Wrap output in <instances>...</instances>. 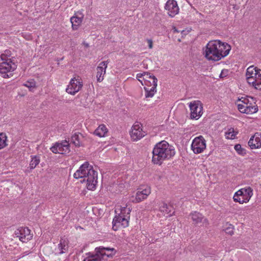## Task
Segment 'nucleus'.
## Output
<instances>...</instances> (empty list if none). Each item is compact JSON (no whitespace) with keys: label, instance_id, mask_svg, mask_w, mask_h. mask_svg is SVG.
<instances>
[{"label":"nucleus","instance_id":"nucleus-1","mask_svg":"<svg viewBox=\"0 0 261 261\" xmlns=\"http://www.w3.org/2000/svg\"><path fill=\"white\" fill-rule=\"evenodd\" d=\"M231 48L230 45L226 42L213 40L206 44L203 55L208 61H218L226 57Z\"/></svg>","mask_w":261,"mask_h":261},{"label":"nucleus","instance_id":"nucleus-2","mask_svg":"<svg viewBox=\"0 0 261 261\" xmlns=\"http://www.w3.org/2000/svg\"><path fill=\"white\" fill-rule=\"evenodd\" d=\"M175 154L174 147L166 141L156 143L152 150V161L161 165L164 161L171 159Z\"/></svg>","mask_w":261,"mask_h":261},{"label":"nucleus","instance_id":"nucleus-3","mask_svg":"<svg viewBox=\"0 0 261 261\" xmlns=\"http://www.w3.org/2000/svg\"><path fill=\"white\" fill-rule=\"evenodd\" d=\"M75 178H83L82 182H86L88 190L95 189L97 184V173L93 170L92 167L88 162L82 165L80 168L74 173Z\"/></svg>","mask_w":261,"mask_h":261},{"label":"nucleus","instance_id":"nucleus-4","mask_svg":"<svg viewBox=\"0 0 261 261\" xmlns=\"http://www.w3.org/2000/svg\"><path fill=\"white\" fill-rule=\"evenodd\" d=\"M136 78L144 86L145 98H152L156 92L157 79L147 72L137 74Z\"/></svg>","mask_w":261,"mask_h":261},{"label":"nucleus","instance_id":"nucleus-5","mask_svg":"<svg viewBox=\"0 0 261 261\" xmlns=\"http://www.w3.org/2000/svg\"><path fill=\"white\" fill-rule=\"evenodd\" d=\"M130 212L131 209L126 205L116 207L115 210L116 215L112 222L114 230H117L119 227L125 228L128 226Z\"/></svg>","mask_w":261,"mask_h":261},{"label":"nucleus","instance_id":"nucleus-6","mask_svg":"<svg viewBox=\"0 0 261 261\" xmlns=\"http://www.w3.org/2000/svg\"><path fill=\"white\" fill-rule=\"evenodd\" d=\"M13 58L11 51L9 49L5 50L0 55V73L4 78L9 77L16 68Z\"/></svg>","mask_w":261,"mask_h":261},{"label":"nucleus","instance_id":"nucleus-7","mask_svg":"<svg viewBox=\"0 0 261 261\" xmlns=\"http://www.w3.org/2000/svg\"><path fill=\"white\" fill-rule=\"evenodd\" d=\"M246 81L248 84L254 89L261 90V69L254 66H250L247 69Z\"/></svg>","mask_w":261,"mask_h":261},{"label":"nucleus","instance_id":"nucleus-8","mask_svg":"<svg viewBox=\"0 0 261 261\" xmlns=\"http://www.w3.org/2000/svg\"><path fill=\"white\" fill-rule=\"evenodd\" d=\"M236 105L239 111L242 113L252 114L258 111L257 106L253 97H242L238 99Z\"/></svg>","mask_w":261,"mask_h":261},{"label":"nucleus","instance_id":"nucleus-9","mask_svg":"<svg viewBox=\"0 0 261 261\" xmlns=\"http://www.w3.org/2000/svg\"><path fill=\"white\" fill-rule=\"evenodd\" d=\"M253 195L252 188L249 186L242 188L236 192L233 196V200L235 202L243 204L248 203Z\"/></svg>","mask_w":261,"mask_h":261},{"label":"nucleus","instance_id":"nucleus-10","mask_svg":"<svg viewBox=\"0 0 261 261\" xmlns=\"http://www.w3.org/2000/svg\"><path fill=\"white\" fill-rule=\"evenodd\" d=\"M151 193V188L149 186H141L137 191L135 196L132 197V201L139 203L146 199Z\"/></svg>","mask_w":261,"mask_h":261},{"label":"nucleus","instance_id":"nucleus-11","mask_svg":"<svg viewBox=\"0 0 261 261\" xmlns=\"http://www.w3.org/2000/svg\"><path fill=\"white\" fill-rule=\"evenodd\" d=\"M83 87V82L81 78L77 76L72 78L66 89V92L71 94L75 95Z\"/></svg>","mask_w":261,"mask_h":261},{"label":"nucleus","instance_id":"nucleus-12","mask_svg":"<svg viewBox=\"0 0 261 261\" xmlns=\"http://www.w3.org/2000/svg\"><path fill=\"white\" fill-rule=\"evenodd\" d=\"M190 109V117L192 119H198L203 114V106L199 100L191 102L189 105Z\"/></svg>","mask_w":261,"mask_h":261},{"label":"nucleus","instance_id":"nucleus-13","mask_svg":"<svg viewBox=\"0 0 261 261\" xmlns=\"http://www.w3.org/2000/svg\"><path fill=\"white\" fill-rule=\"evenodd\" d=\"M146 135V132L143 130L142 125L136 122L132 127L130 132V136L134 141H137L144 137Z\"/></svg>","mask_w":261,"mask_h":261},{"label":"nucleus","instance_id":"nucleus-14","mask_svg":"<svg viewBox=\"0 0 261 261\" xmlns=\"http://www.w3.org/2000/svg\"><path fill=\"white\" fill-rule=\"evenodd\" d=\"M206 141L202 136L195 138L192 142L191 149L195 154L202 152L206 148Z\"/></svg>","mask_w":261,"mask_h":261},{"label":"nucleus","instance_id":"nucleus-15","mask_svg":"<svg viewBox=\"0 0 261 261\" xmlns=\"http://www.w3.org/2000/svg\"><path fill=\"white\" fill-rule=\"evenodd\" d=\"M50 150L54 153L67 154L70 151L69 143L66 141L56 143L50 148Z\"/></svg>","mask_w":261,"mask_h":261},{"label":"nucleus","instance_id":"nucleus-16","mask_svg":"<svg viewBox=\"0 0 261 261\" xmlns=\"http://www.w3.org/2000/svg\"><path fill=\"white\" fill-rule=\"evenodd\" d=\"M17 237L22 242H27L32 239V234L31 233V230L27 227H20L17 229L15 232Z\"/></svg>","mask_w":261,"mask_h":261},{"label":"nucleus","instance_id":"nucleus-17","mask_svg":"<svg viewBox=\"0 0 261 261\" xmlns=\"http://www.w3.org/2000/svg\"><path fill=\"white\" fill-rule=\"evenodd\" d=\"M95 252H97L101 258L106 256L109 258H112L117 253V250L114 248L105 247L99 246L95 249Z\"/></svg>","mask_w":261,"mask_h":261},{"label":"nucleus","instance_id":"nucleus-18","mask_svg":"<svg viewBox=\"0 0 261 261\" xmlns=\"http://www.w3.org/2000/svg\"><path fill=\"white\" fill-rule=\"evenodd\" d=\"M165 9L171 17L175 16L179 12V8L175 0H168L166 3Z\"/></svg>","mask_w":261,"mask_h":261},{"label":"nucleus","instance_id":"nucleus-19","mask_svg":"<svg viewBox=\"0 0 261 261\" xmlns=\"http://www.w3.org/2000/svg\"><path fill=\"white\" fill-rule=\"evenodd\" d=\"M109 63V60L101 62L97 67L96 77L97 82L100 83L103 80Z\"/></svg>","mask_w":261,"mask_h":261},{"label":"nucleus","instance_id":"nucleus-20","mask_svg":"<svg viewBox=\"0 0 261 261\" xmlns=\"http://www.w3.org/2000/svg\"><path fill=\"white\" fill-rule=\"evenodd\" d=\"M248 145L251 149H259L261 148V133H256L252 136L248 141Z\"/></svg>","mask_w":261,"mask_h":261},{"label":"nucleus","instance_id":"nucleus-21","mask_svg":"<svg viewBox=\"0 0 261 261\" xmlns=\"http://www.w3.org/2000/svg\"><path fill=\"white\" fill-rule=\"evenodd\" d=\"M68 242L65 239H61L59 244L55 249L56 254L60 255L65 253L68 249Z\"/></svg>","mask_w":261,"mask_h":261},{"label":"nucleus","instance_id":"nucleus-22","mask_svg":"<svg viewBox=\"0 0 261 261\" xmlns=\"http://www.w3.org/2000/svg\"><path fill=\"white\" fill-rule=\"evenodd\" d=\"M159 210L163 215H167V217L172 216L174 213L173 207L164 202L160 203Z\"/></svg>","mask_w":261,"mask_h":261},{"label":"nucleus","instance_id":"nucleus-23","mask_svg":"<svg viewBox=\"0 0 261 261\" xmlns=\"http://www.w3.org/2000/svg\"><path fill=\"white\" fill-rule=\"evenodd\" d=\"M191 219L195 224H198L200 222H203L207 224L208 222L207 220L204 218V217L200 213L194 212L191 214Z\"/></svg>","mask_w":261,"mask_h":261},{"label":"nucleus","instance_id":"nucleus-24","mask_svg":"<svg viewBox=\"0 0 261 261\" xmlns=\"http://www.w3.org/2000/svg\"><path fill=\"white\" fill-rule=\"evenodd\" d=\"M108 132V129L105 124H100L95 130L94 134L99 137H104Z\"/></svg>","mask_w":261,"mask_h":261},{"label":"nucleus","instance_id":"nucleus-25","mask_svg":"<svg viewBox=\"0 0 261 261\" xmlns=\"http://www.w3.org/2000/svg\"><path fill=\"white\" fill-rule=\"evenodd\" d=\"M83 18V16L77 17L75 16H73L70 18V22L72 24L73 30H76L79 28V26L82 23Z\"/></svg>","mask_w":261,"mask_h":261},{"label":"nucleus","instance_id":"nucleus-26","mask_svg":"<svg viewBox=\"0 0 261 261\" xmlns=\"http://www.w3.org/2000/svg\"><path fill=\"white\" fill-rule=\"evenodd\" d=\"M82 135L80 133H74L71 138V142L76 146H79L81 143Z\"/></svg>","mask_w":261,"mask_h":261},{"label":"nucleus","instance_id":"nucleus-27","mask_svg":"<svg viewBox=\"0 0 261 261\" xmlns=\"http://www.w3.org/2000/svg\"><path fill=\"white\" fill-rule=\"evenodd\" d=\"M237 134V131L233 128H230L225 132V136L227 139H234Z\"/></svg>","mask_w":261,"mask_h":261},{"label":"nucleus","instance_id":"nucleus-28","mask_svg":"<svg viewBox=\"0 0 261 261\" xmlns=\"http://www.w3.org/2000/svg\"><path fill=\"white\" fill-rule=\"evenodd\" d=\"M83 261H101V258L99 254L96 252L94 254H88Z\"/></svg>","mask_w":261,"mask_h":261},{"label":"nucleus","instance_id":"nucleus-29","mask_svg":"<svg viewBox=\"0 0 261 261\" xmlns=\"http://www.w3.org/2000/svg\"><path fill=\"white\" fill-rule=\"evenodd\" d=\"M7 137L5 133H0V150L7 146Z\"/></svg>","mask_w":261,"mask_h":261},{"label":"nucleus","instance_id":"nucleus-30","mask_svg":"<svg viewBox=\"0 0 261 261\" xmlns=\"http://www.w3.org/2000/svg\"><path fill=\"white\" fill-rule=\"evenodd\" d=\"M233 226L230 223H226L223 226V230L230 236L233 234Z\"/></svg>","mask_w":261,"mask_h":261},{"label":"nucleus","instance_id":"nucleus-31","mask_svg":"<svg viewBox=\"0 0 261 261\" xmlns=\"http://www.w3.org/2000/svg\"><path fill=\"white\" fill-rule=\"evenodd\" d=\"M40 163V159L39 156H34L32 158V160L30 163V167L31 169H34Z\"/></svg>","mask_w":261,"mask_h":261},{"label":"nucleus","instance_id":"nucleus-32","mask_svg":"<svg viewBox=\"0 0 261 261\" xmlns=\"http://www.w3.org/2000/svg\"><path fill=\"white\" fill-rule=\"evenodd\" d=\"M234 148L237 152L241 155H244L246 154V150L243 148L241 145L238 144L234 145Z\"/></svg>","mask_w":261,"mask_h":261},{"label":"nucleus","instance_id":"nucleus-33","mask_svg":"<svg viewBox=\"0 0 261 261\" xmlns=\"http://www.w3.org/2000/svg\"><path fill=\"white\" fill-rule=\"evenodd\" d=\"M23 85L24 86L28 87V88H29L31 90L32 88H34L35 87L36 83L34 81V80H30V81H27V82H25L23 84Z\"/></svg>","mask_w":261,"mask_h":261},{"label":"nucleus","instance_id":"nucleus-34","mask_svg":"<svg viewBox=\"0 0 261 261\" xmlns=\"http://www.w3.org/2000/svg\"><path fill=\"white\" fill-rule=\"evenodd\" d=\"M228 70L227 69H223L219 75L220 78H224L228 75Z\"/></svg>","mask_w":261,"mask_h":261},{"label":"nucleus","instance_id":"nucleus-35","mask_svg":"<svg viewBox=\"0 0 261 261\" xmlns=\"http://www.w3.org/2000/svg\"><path fill=\"white\" fill-rule=\"evenodd\" d=\"M147 42H148V47L149 48H152V41L151 39H148L147 40Z\"/></svg>","mask_w":261,"mask_h":261},{"label":"nucleus","instance_id":"nucleus-36","mask_svg":"<svg viewBox=\"0 0 261 261\" xmlns=\"http://www.w3.org/2000/svg\"><path fill=\"white\" fill-rule=\"evenodd\" d=\"M173 30L174 33H178V31L176 29V28L175 27H174L173 28Z\"/></svg>","mask_w":261,"mask_h":261},{"label":"nucleus","instance_id":"nucleus-37","mask_svg":"<svg viewBox=\"0 0 261 261\" xmlns=\"http://www.w3.org/2000/svg\"><path fill=\"white\" fill-rule=\"evenodd\" d=\"M83 44H84V45H85V47H89V44H88V43H86V42H84V43H83Z\"/></svg>","mask_w":261,"mask_h":261},{"label":"nucleus","instance_id":"nucleus-38","mask_svg":"<svg viewBox=\"0 0 261 261\" xmlns=\"http://www.w3.org/2000/svg\"><path fill=\"white\" fill-rule=\"evenodd\" d=\"M30 38V36H27V37H26V39H29Z\"/></svg>","mask_w":261,"mask_h":261},{"label":"nucleus","instance_id":"nucleus-39","mask_svg":"<svg viewBox=\"0 0 261 261\" xmlns=\"http://www.w3.org/2000/svg\"><path fill=\"white\" fill-rule=\"evenodd\" d=\"M30 38V36H27V37H26V39H29Z\"/></svg>","mask_w":261,"mask_h":261},{"label":"nucleus","instance_id":"nucleus-40","mask_svg":"<svg viewBox=\"0 0 261 261\" xmlns=\"http://www.w3.org/2000/svg\"><path fill=\"white\" fill-rule=\"evenodd\" d=\"M24 255H22L20 256L19 257V258L22 257H23Z\"/></svg>","mask_w":261,"mask_h":261}]
</instances>
